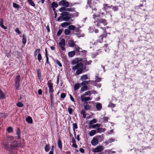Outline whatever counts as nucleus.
I'll list each match as a JSON object with an SVG mask.
<instances>
[{"label":"nucleus","mask_w":154,"mask_h":154,"mask_svg":"<svg viewBox=\"0 0 154 154\" xmlns=\"http://www.w3.org/2000/svg\"><path fill=\"white\" fill-rule=\"evenodd\" d=\"M104 14L103 12L101 13L100 11L94 14L93 17L94 20V23L95 26L100 27L101 26V25L104 26L107 25V20L103 18L101 16V15H103Z\"/></svg>","instance_id":"nucleus-1"},{"label":"nucleus","mask_w":154,"mask_h":154,"mask_svg":"<svg viewBox=\"0 0 154 154\" xmlns=\"http://www.w3.org/2000/svg\"><path fill=\"white\" fill-rule=\"evenodd\" d=\"M83 64L80 62L79 63H78L73 66L72 69L74 71L77 70L76 72V74L77 75H79L83 72V69L82 68V67H83Z\"/></svg>","instance_id":"nucleus-2"},{"label":"nucleus","mask_w":154,"mask_h":154,"mask_svg":"<svg viewBox=\"0 0 154 154\" xmlns=\"http://www.w3.org/2000/svg\"><path fill=\"white\" fill-rule=\"evenodd\" d=\"M61 16L57 19V21L58 22L62 20L67 21L70 19V17H69V14L67 12H63L61 14Z\"/></svg>","instance_id":"nucleus-3"},{"label":"nucleus","mask_w":154,"mask_h":154,"mask_svg":"<svg viewBox=\"0 0 154 154\" xmlns=\"http://www.w3.org/2000/svg\"><path fill=\"white\" fill-rule=\"evenodd\" d=\"M107 36V34L106 33H103L98 37L97 42L100 43H102L103 42V38H106Z\"/></svg>","instance_id":"nucleus-4"},{"label":"nucleus","mask_w":154,"mask_h":154,"mask_svg":"<svg viewBox=\"0 0 154 154\" xmlns=\"http://www.w3.org/2000/svg\"><path fill=\"white\" fill-rule=\"evenodd\" d=\"M59 5L60 6H63L65 8H67L69 6V2L65 0H62L59 2Z\"/></svg>","instance_id":"nucleus-5"},{"label":"nucleus","mask_w":154,"mask_h":154,"mask_svg":"<svg viewBox=\"0 0 154 154\" xmlns=\"http://www.w3.org/2000/svg\"><path fill=\"white\" fill-rule=\"evenodd\" d=\"M51 82V80H49L48 82V85L49 88V92L50 94V96H52L51 93H53L54 90L53 89V84Z\"/></svg>","instance_id":"nucleus-6"},{"label":"nucleus","mask_w":154,"mask_h":154,"mask_svg":"<svg viewBox=\"0 0 154 154\" xmlns=\"http://www.w3.org/2000/svg\"><path fill=\"white\" fill-rule=\"evenodd\" d=\"M59 45L62 51H64L66 50L64 47L65 45V40L64 38L62 39L59 42Z\"/></svg>","instance_id":"nucleus-7"},{"label":"nucleus","mask_w":154,"mask_h":154,"mask_svg":"<svg viewBox=\"0 0 154 154\" xmlns=\"http://www.w3.org/2000/svg\"><path fill=\"white\" fill-rule=\"evenodd\" d=\"M10 145V149L16 150L18 147V144L17 141L13 142V143Z\"/></svg>","instance_id":"nucleus-8"},{"label":"nucleus","mask_w":154,"mask_h":154,"mask_svg":"<svg viewBox=\"0 0 154 154\" xmlns=\"http://www.w3.org/2000/svg\"><path fill=\"white\" fill-rule=\"evenodd\" d=\"M88 4L89 5L90 7L92 8V9L94 10H96L97 8H95L94 5V3L93 2L92 0H88Z\"/></svg>","instance_id":"nucleus-9"},{"label":"nucleus","mask_w":154,"mask_h":154,"mask_svg":"<svg viewBox=\"0 0 154 154\" xmlns=\"http://www.w3.org/2000/svg\"><path fill=\"white\" fill-rule=\"evenodd\" d=\"M103 147L102 146H99L95 148L93 150V152H100L103 151Z\"/></svg>","instance_id":"nucleus-10"},{"label":"nucleus","mask_w":154,"mask_h":154,"mask_svg":"<svg viewBox=\"0 0 154 154\" xmlns=\"http://www.w3.org/2000/svg\"><path fill=\"white\" fill-rule=\"evenodd\" d=\"M99 143L98 140L95 137L93 138L91 141V143L93 146H95L97 145Z\"/></svg>","instance_id":"nucleus-11"},{"label":"nucleus","mask_w":154,"mask_h":154,"mask_svg":"<svg viewBox=\"0 0 154 154\" xmlns=\"http://www.w3.org/2000/svg\"><path fill=\"white\" fill-rule=\"evenodd\" d=\"M68 45L70 47H73L74 46L76 45L75 44L74 41L72 40L68 41Z\"/></svg>","instance_id":"nucleus-12"},{"label":"nucleus","mask_w":154,"mask_h":154,"mask_svg":"<svg viewBox=\"0 0 154 154\" xmlns=\"http://www.w3.org/2000/svg\"><path fill=\"white\" fill-rule=\"evenodd\" d=\"M82 101V102H87V101L91 100L92 98H90V97H81Z\"/></svg>","instance_id":"nucleus-13"},{"label":"nucleus","mask_w":154,"mask_h":154,"mask_svg":"<svg viewBox=\"0 0 154 154\" xmlns=\"http://www.w3.org/2000/svg\"><path fill=\"white\" fill-rule=\"evenodd\" d=\"M96 107L97 111H100L102 108V106L101 103H97L96 105Z\"/></svg>","instance_id":"nucleus-14"},{"label":"nucleus","mask_w":154,"mask_h":154,"mask_svg":"<svg viewBox=\"0 0 154 154\" xmlns=\"http://www.w3.org/2000/svg\"><path fill=\"white\" fill-rule=\"evenodd\" d=\"M80 49H81V48L77 45L75 46V51L78 54H79L80 52H82V51H80Z\"/></svg>","instance_id":"nucleus-15"},{"label":"nucleus","mask_w":154,"mask_h":154,"mask_svg":"<svg viewBox=\"0 0 154 154\" xmlns=\"http://www.w3.org/2000/svg\"><path fill=\"white\" fill-rule=\"evenodd\" d=\"M83 105L85 110H87L90 109V107L89 105L88 104V102L84 103Z\"/></svg>","instance_id":"nucleus-16"},{"label":"nucleus","mask_w":154,"mask_h":154,"mask_svg":"<svg viewBox=\"0 0 154 154\" xmlns=\"http://www.w3.org/2000/svg\"><path fill=\"white\" fill-rule=\"evenodd\" d=\"M21 80L20 76L19 75H17L14 79L15 83H20Z\"/></svg>","instance_id":"nucleus-17"},{"label":"nucleus","mask_w":154,"mask_h":154,"mask_svg":"<svg viewBox=\"0 0 154 154\" xmlns=\"http://www.w3.org/2000/svg\"><path fill=\"white\" fill-rule=\"evenodd\" d=\"M71 23L70 22H64L63 23L61 24V26L63 28H66V26L69 25L70 24H71Z\"/></svg>","instance_id":"nucleus-18"},{"label":"nucleus","mask_w":154,"mask_h":154,"mask_svg":"<svg viewBox=\"0 0 154 154\" xmlns=\"http://www.w3.org/2000/svg\"><path fill=\"white\" fill-rule=\"evenodd\" d=\"M72 146L73 147H75V148H77L78 146L76 144L75 140L74 138L73 137L72 138Z\"/></svg>","instance_id":"nucleus-19"},{"label":"nucleus","mask_w":154,"mask_h":154,"mask_svg":"<svg viewBox=\"0 0 154 154\" xmlns=\"http://www.w3.org/2000/svg\"><path fill=\"white\" fill-rule=\"evenodd\" d=\"M81 85V84L79 83L75 84L74 86V90L76 91L79 89L80 88Z\"/></svg>","instance_id":"nucleus-20"},{"label":"nucleus","mask_w":154,"mask_h":154,"mask_svg":"<svg viewBox=\"0 0 154 154\" xmlns=\"http://www.w3.org/2000/svg\"><path fill=\"white\" fill-rule=\"evenodd\" d=\"M88 79L87 75H82L81 77L80 80L81 81H85L86 80Z\"/></svg>","instance_id":"nucleus-21"},{"label":"nucleus","mask_w":154,"mask_h":154,"mask_svg":"<svg viewBox=\"0 0 154 154\" xmlns=\"http://www.w3.org/2000/svg\"><path fill=\"white\" fill-rule=\"evenodd\" d=\"M105 130V128H98L96 130L97 132L98 133L104 132Z\"/></svg>","instance_id":"nucleus-22"},{"label":"nucleus","mask_w":154,"mask_h":154,"mask_svg":"<svg viewBox=\"0 0 154 154\" xmlns=\"http://www.w3.org/2000/svg\"><path fill=\"white\" fill-rule=\"evenodd\" d=\"M37 71L38 79L39 80H41V74L40 70V69H38L37 70Z\"/></svg>","instance_id":"nucleus-23"},{"label":"nucleus","mask_w":154,"mask_h":154,"mask_svg":"<svg viewBox=\"0 0 154 154\" xmlns=\"http://www.w3.org/2000/svg\"><path fill=\"white\" fill-rule=\"evenodd\" d=\"M91 80L89 81H82V82L81 84L82 86H85L87 85L89 83V82H91Z\"/></svg>","instance_id":"nucleus-24"},{"label":"nucleus","mask_w":154,"mask_h":154,"mask_svg":"<svg viewBox=\"0 0 154 154\" xmlns=\"http://www.w3.org/2000/svg\"><path fill=\"white\" fill-rule=\"evenodd\" d=\"M57 145L58 147L60 149H62V144L61 140L60 139H59L57 142Z\"/></svg>","instance_id":"nucleus-25"},{"label":"nucleus","mask_w":154,"mask_h":154,"mask_svg":"<svg viewBox=\"0 0 154 154\" xmlns=\"http://www.w3.org/2000/svg\"><path fill=\"white\" fill-rule=\"evenodd\" d=\"M26 120L28 123L30 124L32 123V118L30 116H28L26 118Z\"/></svg>","instance_id":"nucleus-26"},{"label":"nucleus","mask_w":154,"mask_h":154,"mask_svg":"<svg viewBox=\"0 0 154 154\" xmlns=\"http://www.w3.org/2000/svg\"><path fill=\"white\" fill-rule=\"evenodd\" d=\"M75 51H70L68 53V56L69 57H71L75 55Z\"/></svg>","instance_id":"nucleus-27"},{"label":"nucleus","mask_w":154,"mask_h":154,"mask_svg":"<svg viewBox=\"0 0 154 154\" xmlns=\"http://www.w3.org/2000/svg\"><path fill=\"white\" fill-rule=\"evenodd\" d=\"M79 63V61L77 59L73 60L72 61V64L73 65L76 64H77L78 63Z\"/></svg>","instance_id":"nucleus-28"},{"label":"nucleus","mask_w":154,"mask_h":154,"mask_svg":"<svg viewBox=\"0 0 154 154\" xmlns=\"http://www.w3.org/2000/svg\"><path fill=\"white\" fill-rule=\"evenodd\" d=\"M16 134L18 136V139H20L21 136V132L19 128H17Z\"/></svg>","instance_id":"nucleus-29"},{"label":"nucleus","mask_w":154,"mask_h":154,"mask_svg":"<svg viewBox=\"0 0 154 154\" xmlns=\"http://www.w3.org/2000/svg\"><path fill=\"white\" fill-rule=\"evenodd\" d=\"M73 125V129L74 131V132L75 133H75V129L78 128V126L77 124L76 123H73L72 124Z\"/></svg>","instance_id":"nucleus-30"},{"label":"nucleus","mask_w":154,"mask_h":154,"mask_svg":"<svg viewBox=\"0 0 154 154\" xmlns=\"http://www.w3.org/2000/svg\"><path fill=\"white\" fill-rule=\"evenodd\" d=\"M14 139V138L13 137L11 136L9 137L8 139V141L9 143H13V140Z\"/></svg>","instance_id":"nucleus-31"},{"label":"nucleus","mask_w":154,"mask_h":154,"mask_svg":"<svg viewBox=\"0 0 154 154\" xmlns=\"http://www.w3.org/2000/svg\"><path fill=\"white\" fill-rule=\"evenodd\" d=\"M27 2L32 6L33 7L35 6V4L32 0H27Z\"/></svg>","instance_id":"nucleus-32"},{"label":"nucleus","mask_w":154,"mask_h":154,"mask_svg":"<svg viewBox=\"0 0 154 154\" xmlns=\"http://www.w3.org/2000/svg\"><path fill=\"white\" fill-rule=\"evenodd\" d=\"M22 42L25 45L26 42V38L25 35H23V39H22Z\"/></svg>","instance_id":"nucleus-33"},{"label":"nucleus","mask_w":154,"mask_h":154,"mask_svg":"<svg viewBox=\"0 0 154 154\" xmlns=\"http://www.w3.org/2000/svg\"><path fill=\"white\" fill-rule=\"evenodd\" d=\"M4 147L7 150H9L10 149L9 146V144L8 142H6L4 145Z\"/></svg>","instance_id":"nucleus-34"},{"label":"nucleus","mask_w":154,"mask_h":154,"mask_svg":"<svg viewBox=\"0 0 154 154\" xmlns=\"http://www.w3.org/2000/svg\"><path fill=\"white\" fill-rule=\"evenodd\" d=\"M85 65L83 66V67H82V69H83V72H87L88 70V67H87Z\"/></svg>","instance_id":"nucleus-35"},{"label":"nucleus","mask_w":154,"mask_h":154,"mask_svg":"<svg viewBox=\"0 0 154 154\" xmlns=\"http://www.w3.org/2000/svg\"><path fill=\"white\" fill-rule=\"evenodd\" d=\"M96 131L95 130H92L89 133V135L90 136H92L96 134Z\"/></svg>","instance_id":"nucleus-36"},{"label":"nucleus","mask_w":154,"mask_h":154,"mask_svg":"<svg viewBox=\"0 0 154 154\" xmlns=\"http://www.w3.org/2000/svg\"><path fill=\"white\" fill-rule=\"evenodd\" d=\"M97 122V120L95 119H94L90 121L89 125H92L96 123Z\"/></svg>","instance_id":"nucleus-37"},{"label":"nucleus","mask_w":154,"mask_h":154,"mask_svg":"<svg viewBox=\"0 0 154 154\" xmlns=\"http://www.w3.org/2000/svg\"><path fill=\"white\" fill-rule=\"evenodd\" d=\"M40 50L39 48L35 49L34 53V56H35L38 54L40 53Z\"/></svg>","instance_id":"nucleus-38"},{"label":"nucleus","mask_w":154,"mask_h":154,"mask_svg":"<svg viewBox=\"0 0 154 154\" xmlns=\"http://www.w3.org/2000/svg\"><path fill=\"white\" fill-rule=\"evenodd\" d=\"M103 9L106 11L107 8H108V5L107 4H103Z\"/></svg>","instance_id":"nucleus-39"},{"label":"nucleus","mask_w":154,"mask_h":154,"mask_svg":"<svg viewBox=\"0 0 154 154\" xmlns=\"http://www.w3.org/2000/svg\"><path fill=\"white\" fill-rule=\"evenodd\" d=\"M68 29L70 30H74L75 29V26L73 25H71L69 26Z\"/></svg>","instance_id":"nucleus-40"},{"label":"nucleus","mask_w":154,"mask_h":154,"mask_svg":"<svg viewBox=\"0 0 154 154\" xmlns=\"http://www.w3.org/2000/svg\"><path fill=\"white\" fill-rule=\"evenodd\" d=\"M42 59V56L41 53H39L38 54L37 59L39 62H41V60Z\"/></svg>","instance_id":"nucleus-41"},{"label":"nucleus","mask_w":154,"mask_h":154,"mask_svg":"<svg viewBox=\"0 0 154 154\" xmlns=\"http://www.w3.org/2000/svg\"><path fill=\"white\" fill-rule=\"evenodd\" d=\"M64 33L66 35H69L70 33L71 32L69 29H66L64 30Z\"/></svg>","instance_id":"nucleus-42"},{"label":"nucleus","mask_w":154,"mask_h":154,"mask_svg":"<svg viewBox=\"0 0 154 154\" xmlns=\"http://www.w3.org/2000/svg\"><path fill=\"white\" fill-rule=\"evenodd\" d=\"M115 140V139L113 138H111L109 139L106 142V144H108L109 143H111L112 142H113Z\"/></svg>","instance_id":"nucleus-43"},{"label":"nucleus","mask_w":154,"mask_h":154,"mask_svg":"<svg viewBox=\"0 0 154 154\" xmlns=\"http://www.w3.org/2000/svg\"><path fill=\"white\" fill-rule=\"evenodd\" d=\"M17 106L19 107H22L24 105L21 102H19L17 103Z\"/></svg>","instance_id":"nucleus-44"},{"label":"nucleus","mask_w":154,"mask_h":154,"mask_svg":"<svg viewBox=\"0 0 154 154\" xmlns=\"http://www.w3.org/2000/svg\"><path fill=\"white\" fill-rule=\"evenodd\" d=\"M88 89V86L87 85L83 86L81 88V90L82 91H84Z\"/></svg>","instance_id":"nucleus-45"},{"label":"nucleus","mask_w":154,"mask_h":154,"mask_svg":"<svg viewBox=\"0 0 154 154\" xmlns=\"http://www.w3.org/2000/svg\"><path fill=\"white\" fill-rule=\"evenodd\" d=\"M54 62L56 63L59 65L60 67H61L62 66V64L58 60H54Z\"/></svg>","instance_id":"nucleus-46"},{"label":"nucleus","mask_w":154,"mask_h":154,"mask_svg":"<svg viewBox=\"0 0 154 154\" xmlns=\"http://www.w3.org/2000/svg\"><path fill=\"white\" fill-rule=\"evenodd\" d=\"M45 149L46 152L49 151V144L46 145L45 147Z\"/></svg>","instance_id":"nucleus-47"},{"label":"nucleus","mask_w":154,"mask_h":154,"mask_svg":"<svg viewBox=\"0 0 154 154\" xmlns=\"http://www.w3.org/2000/svg\"><path fill=\"white\" fill-rule=\"evenodd\" d=\"M51 6L52 7L56 8L58 6V5L55 2H53L52 3Z\"/></svg>","instance_id":"nucleus-48"},{"label":"nucleus","mask_w":154,"mask_h":154,"mask_svg":"<svg viewBox=\"0 0 154 154\" xmlns=\"http://www.w3.org/2000/svg\"><path fill=\"white\" fill-rule=\"evenodd\" d=\"M59 11L60 12H64V11H66V8L64 7H63L60 8L59 9Z\"/></svg>","instance_id":"nucleus-49"},{"label":"nucleus","mask_w":154,"mask_h":154,"mask_svg":"<svg viewBox=\"0 0 154 154\" xmlns=\"http://www.w3.org/2000/svg\"><path fill=\"white\" fill-rule=\"evenodd\" d=\"M116 106V104L112 103H110L108 105V107L111 108H114Z\"/></svg>","instance_id":"nucleus-50"},{"label":"nucleus","mask_w":154,"mask_h":154,"mask_svg":"<svg viewBox=\"0 0 154 154\" xmlns=\"http://www.w3.org/2000/svg\"><path fill=\"white\" fill-rule=\"evenodd\" d=\"M143 6V5L142 4H141L138 6H135V8L136 10H138L140 8Z\"/></svg>","instance_id":"nucleus-51"},{"label":"nucleus","mask_w":154,"mask_h":154,"mask_svg":"<svg viewBox=\"0 0 154 154\" xmlns=\"http://www.w3.org/2000/svg\"><path fill=\"white\" fill-rule=\"evenodd\" d=\"M15 84L16 89H18L20 87V83H15Z\"/></svg>","instance_id":"nucleus-52"},{"label":"nucleus","mask_w":154,"mask_h":154,"mask_svg":"<svg viewBox=\"0 0 154 154\" xmlns=\"http://www.w3.org/2000/svg\"><path fill=\"white\" fill-rule=\"evenodd\" d=\"M95 82H100L101 79L99 77H98L97 76H96L95 78Z\"/></svg>","instance_id":"nucleus-53"},{"label":"nucleus","mask_w":154,"mask_h":154,"mask_svg":"<svg viewBox=\"0 0 154 154\" xmlns=\"http://www.w3.org/2000/svg\"><path fill=\"white\" fill-rule=\"evenodd\" d=\"M85 65H88L91 64L92 61L91 60H89L88 61H87V60H86L85 61Z\"/></svg>","instance_id":"nucleus-54"},{"label":"nucleus","mask_w":154,"mask_h":154,"mask_svg":"<svg viewBox=\"0 0 154 154\" xmlns=\"http://www.w3.org/2000/svg\"><path fill=\"white\" fill-rule=\"evenodd\" d=\"M75 8H66V11H75Z\"/></svg>","instance_id":"nucleus-55"},{"label":"nucleus","mask_w":154,"mask_h":154,"mask_svg":"<svg viewBox=\"0 0 154 154\" xmlns=\"http://www.w3.org/2000/svg\"><path fill=\"white\" fill-rule=\"evenodd\" d=\"M68 110L69 114L71 115L72 114L73 110L72 108L69 107L68 109Z\"/></svg>","instance_id":"nucleus-56"},{"label":"nucleus","mask_w":154,"mask_h":154,"mask_svg":"<svg viewBox=\"0 0 154 154\" xmlns=\"http://www.w3.org/2000/svg\"><path fill=\"white\" fill-rule=\"evenodd\" d=\"M7 130L8 133H11L13 131L12 128L11 127H9L8 128Z\"/></svg>","instance_id":"nucleus-57"},{"label":"nucleus","mask_w":154,"mask_h":154,"mask_svg":"<svg viewBox=\"0 0 154 154\" xmlns=\"http://www.w3.org/2000/svg\"><path fill=\"white\" fill-rule=\"evenodd\" d=\"M91 94V92L90 91L86 92L85 93V95H83L81 96H85V95H90Z\"/></svg>","instance_id":"nucleus-58"},{"label":"nucleus","mask_w":154,"mask_h":154,"mask_svg":"<svg viewBox=\"0 0 154 154\" xmlns=\"http://www.w3.org/2000/svg\"><path fill=\"white\" fill-rule=\"evenodd\" d=\"M112 9L114 11H115L118 10V7L117 5H115V6H113Z\"/></svg>","instance_id":"nucleus-59"},{"label":"nucleus","mask_w":154,"mask_h":154,"mask_svg":"<svg viewBox=\"0 0 154 154\" xmlns=\"http://www.w3.org/2000/svg\"><path fill=\"white\" fill-rule=\"evenodd\" d=\"M63 31V30L61 29H60L57 32V35L59 36L62 33Z\"/></svg>","instance_id":"nucleus-60"},{"label":"nucleus","mask_w":154,"mask_h":154,"mask_svg":"<svg viewBox=\"0 0 154 154\" xmlns=\"http://www.w3.org/2000/svg\"><path fill=\"white\" fill-rule=\"evenodd\" d=\"M0 96H5V95L2 91V89L0 87Z\"/></svg>","instance_id":"nucleus-61"},{"label":"nucleus","mask_w":154,"mask_h":154,"mask_svg":"<svg viewBox=\"0 0 154 154\" xmlns=\"http://www.w3.org/2000/svg\"><path fill=\"white\" fill-rule=\"evenodd\" d=\"M13 6L14 8H19L20 7V6L19 5L14 3L13 4Z\"/></svg>","instance_id":"nucleus-62"},{"label":"nucleus","mask_w":154,"mask_h":154,"mask_svg":"<svg viewBox=\"0 0 154 154\" xmlns=\"http://www.w3.org/2000/svg\"><path fill=\"white\" fill-rule=\"evenodd\" d=\"M15 32L17 33L19 35H20L21 34V32L19 30V28H17L15 29Z\"/></svg>","instance_id":"nucleus-63"},{"label":"nucleus","mask_w":154,"mask_h":154,"mask_svg":"<svg viewBox=\"0 0 154 154\" xmlns=\"http://www.w3.org/2000/svg\"><path fill=\"white\" fill-rule=\"evenodd\" d=\"M108 117H104L103 118V122H108Z\"/></svg>","instance_id":"nucleus-64"}]
</instances>
